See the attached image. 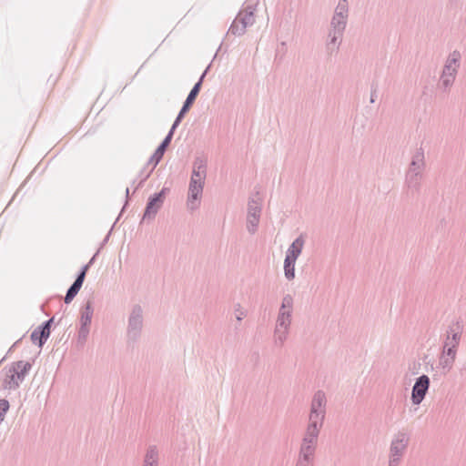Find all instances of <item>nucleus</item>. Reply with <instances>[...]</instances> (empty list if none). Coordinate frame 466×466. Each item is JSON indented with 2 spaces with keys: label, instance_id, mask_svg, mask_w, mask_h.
Returning a JSON list of instances; mask_svg holds the SVG:
<instances>
[{
  "label": "nucleus",
  "instance_id": "a211bd4d",
  "mask_svg": "<svg viewBox=\"0 0 466 466\" xmlns=\"http://www.w3.org/2000/svg\"><path fill=\"white\" fill-rule=\"evenodd\" d=\"M9 408V403L5 400H0V421L4 420L5 414Z\"/></svg>",
  "mask_w": 466,
  "mask_h": 466
},
{
  "label": "nucleus",
  "instance_id": "9b49d317",
  "mask_svg": "<svg viewBox=\"0 0 466 466\" xmlns=\"http://www.w3.org/2000/svg\"><path fill=\"white\" fill-rule=\"evenodd\" d=\"M460 57L459 53H453L451 57L448 59L447 64L444 67L443 74L450 75L452 72V75L455 76L456 69L458 66V59Z\"/></svg>",
  "mask_w": 466,
  "mask_h": 466
},
{
  "label": "nucleus",
  "instance_id": "0eeeda50",
  "mask_svg": "<svg viewBox=\"0 0 466 466\" xmlns=\"http://www.w3.org/2000/svg\"><path fill=\"white\" fill-rule=\"evenodd\" d=\"M200 86H201V81H199L198 83H197L195 85V86L192 88V90L190 91L189 95L187 96V100L181 109V111L179 112V115L177 117L174 125H173V128H175L177 127V125L180 122L182 116H184V114L189 109L190 106L192 105V103L194 102V100L196 99L199 90H200Z\"/></svg>",
  "mask_w": 466,
  "mask_h": 466
},
{
  "label": "nucleus",
  "instance_id": "9d476101",
  "mask_svg": "<svg viewBox=\"0 0 466 466\" xmlns=\"http://www.w3.org/2000/svg\"><path fill=\"white\" fill-rule=\"evenodd\" d=\"M162 204V193H159L156 197L152 198L150 201L148 202L146 211H145V218H151L153 217L157 209L160 208Z\"/></svg>",
  "mask_w": 466,
  "mask_h": 466
},
{
  "label": "nucleus",
  "instance_id": "6e6552de",
  "mask_svg": "<svg viewBox=\"0 0 466 466\" xmlns=\"http://www.w3.org/2000/svg\"><path fill=\"white\" fill-rule=\"evenodd\" d=\"M86 269H87V267H85V268L80 273V275L77 277V279H76L74 284L68 289V291L66 295V298H65L66 303H70L72 301V299L75 298V296L78 293V291L81 289L82 284L84 282Z\"/></svg>",
  "mask_w": 466,
  "mask_h": 466
},
{
  "label": "nucleus",
  "instance_id": "bb28decb",
  "mask_svg": "<svg viewBox=\"0 0 466 466\" xmlns=\"http://www.w3.org/2000/svg\"><path fill=\"white\" fill-rule=\"evenodd\" d=\"M457 329H458V331L461 330V326L459 324H457Z\"/></svg>",
  "mask_w": 466,
  "mask_h": 466
},
{
  "label": "nucleus",
  "instance_id": "423d86ee",
  "mask_svg": "<svg viewBox=\"0 0 466 466\" xmlns=\"http://www.w3.org/2000/svg\"><path fill=\"white\" fill-rule=\"evenodd\" d=\"M429 386L430 379L428 376L422 375L417 380L411 393V400L413 404L418 405L423 400Z\"/></svg>",
  "mask_w": 466,
  "mask_h": 466
},
{
  "label": "nucleus",
  "instance_id": "b1692460",
  "mask_svg": "<svg viewBox=\"0 0 466 466\" xmlns=\"http://www.w3.org/2000/svg\"><path fill=\"white\" fill-rule=\"evenodd\" d=\"M292 304V299L290 297H286L283 299L282 302V309H285L286 307L290 308Z\"/></svg>",
  "mask_w": 466,
  "mask_h": 466
},
{
  "label": "nucleus",
  "instance_id": "f257e3e1",
  "mask_svg": "<svg viewBox=\"0 0 466 466\" xmlns=\"http://www.w3.org/2000/svg\"><path fill=\"white\" fill-rule=\"evenodd\" d=\"M315 417H318L317 415ZM318 419V418H315ZM318 420H314L313 425H309L306 437L303 440L301 446L300 456L298 461V466H309L313 461L315 444L319 433V428L316 427Z\"/></svg>",
  "mask_w": 466,
  "mask_h": 466
},
{
  "label": "nucleus",
  "instance_id": "412c9836",
  "mask_svg": "<svg viewBox=\"0 0 466 466\" xmlns=\"http://www.w3.org/2000/svg\"><path fill=\"white\" fill-rule=\"evenodd\" d=\"M442 82L445 86H448L454 80V75H452V72L450 73V75L442 74L441 76Z\"/></svg>",
  "mask_w": 466,
  "mask_h": 466
},
{
  "label": "nucleus",
  "instance_id": "39448f33",
  "mask_svg": "<svg viewBox=\"0 0 466 466\" xmlns=\"http://www.w3.org/2000/svg\"><path fill=\"white\" fill-rule=\"evenodd\" d=\"M325 401H326V400H325L324 393L318 392L314 396V399L312 400V405H311V413L309 416V425L314 424V420H316L315 416L317 415L318 422H316V427L319 429L321 422H322V419H323V409L322 408L325 404Z\"/></svg>",
  "mask_w": 466,
  "mask_h": 466
},
{
  "label": "nucleus",
  "instance_id": "2eb2a0df",
  "mask_svg": "<svg viewBox=\"0 0 466 466\" xmlns=\"http://www.w3.org/2000/svg\"><path fill=\"white\" fill-rule=\"evenodd\" d=\"M258 207L250 208L248 212V223L253 227L256 228L258 223Z\"/></svg>",
  "mask_w": 466,
  "mask_h": 466
},
{
  "label": "nucleus",
  "instance_id": "cd10ccee",
  "mask_svg": "<svg viewBox=\"0 0 466 466\" xmlns=\"http://www.w3.org/2000/svg\"><path fill=\"white\" fill-rule=\"evenodd\" d=\"M144 466H149V464L144 463Z\"/></svg>",
  "mask_w": 466,
  "mask_h": 466
},
{
  "label": "nucleus",
  "instance_id": "ddd939ff",
  "mask_svg": "<svg viewBox=\"0 0 466 466\" xmlns=\"http://www.w3.org/2000/svg\"><path fill=\"white\" fill-rule=\"evenodd\" d=\"M278 321H279L278 330L286 331L289 325V313L286 314L285 311L281 312Z\"/></svg>",
  "mask_w": 466,
  "mask_h": 466
},
{
  "label": "nucleus",
  "instance_id": "f3484780",
  "mask_svg": "<svg viewBox=\"0 0 466 466\" xmlns=\"http://www.w3.org/2000/svg\"><path fill=\"white\" fill-rule=\"evenodd\" d=\"M293 262L286 261L284 263L285 275L289 279H292L295 277Z\"/></svg>",
  "mask_w": 466,
  "mask_h": 466
},
{
  "label": "nucleus",
  "instance_id": "7ed1b4c3",
  "mask_svg": "<svg viewBox=\"0 0 466 466\" xmlns=\"http://www.w3.org/2000/svg\"><path fill=\"white\" fill-rule=\"evenodd\" d=\"M206 169L202 164L196 166L193 170L189 185L188 203L194 207V202L198 200L203 190Z\"/></svg>",
  "mask_w": 466,
  "mask_h": 466
},
{
  "label": "nucleus",
  "instance_id": "f03ea898",
  "mask_svg": "<svg viewBox=\"0 0 466 466\" xmlns=\"http://www.w3.org/2000/svg\"><path fill=\"white\" fill-rule=\"evenodd\" d=\"M31 364L20 360L14 362L5 371L3 386L5 389H15L23 381L25 374L30 370Z\"/></svg>",
  "mask_w": 466,
  "mask_h": 466
},
{
  "label": "nucleus",
  "instance_id": "aec40b11",
  "mask_svg": "<svg viewBox=\"0 0 466 466\" xmlns=\"http://www.w3.org/2000/svg\"><path fill=\"white\" fill-rule=\"evenodd\" d=\"M165 148H162V147H158V148L156 150L153 158L156 160V163H157L163 157Z\"/></svg>",
  "mask_w": 466,
  "mask_h": 466
},
{
  "label": "nucleus",
  "instance_id": "20e7f679",
  "mask_svg": "<svg viewBox=\"0 0 466 466\" xmlns=\"http://www.w3.org/2000/svg\"><path fill=\"white\" fill-rule=\"evenodd\" d=\"M409 438L406 433L399 432L393 439L390 446V466H396L408 444Z\"/></svg>",
  "mask_w": 466,
  "mask_h": 466
},
{
  "label": "nucleus",
  "instance_id": "393cba45",
  "mask_svg": "<svg viewBox=\"0 0 466 466\" xmlns=\"http://www.w3.org/2000/svg\"><path fill=\"white\" fill-rule=\"evenodd\" d=\"M345 7H346V2L345 1H343L342 3L339 4V8H340L341 10H343Z\"/></svg>",
  "mask_w": 466,
  "mask_h": 466
},
{
  "label": "nucleus",
  "instance_id": "5701e85b",
  "mask_svg": "<svg viewBox=\"0 0 466 466\" xmlns=\"http://www.w3.org/2000/svg\"><path fill=\"white\" fill-rule=\"evenodd\" d=\"M338 21L339 25H344V15H342V11L337 14V15L333 18V23Z\"/></svg>",
  "mask_w": 466,
  "mask_h": 466
},
{
  "label": "nucleus",
  "instance_id": "a878e982",
  "mask_svg": "<svg viewBox=\"0 0 466 466\" xmlns=\"http://www.w3.org/2000/svg\"><path fill=\"white\" fill-rule=\"evenodd\" d=\"M453 339L457 340V333L453 334Z\"/></svg>",
  "mask_w": 466,
  "mask_h": 466
},
{
  "label": "nucleus",
  "instance_id": "dca6fc26",
  "mask_svg": "<svg viewBox=\"0 0 466 466\" xmlns=\"http://www.w3.org/2000/svg\"><path fill=\"white\" fill-rule=\"evenodd\" d=\"M39 329V339L45 341L50 335V320L47 321L44 326L38 328Z\"/></svg>",
  "mask_w": 466,
  "mask_h": 466
},
{
  "label": "nucleus",
  "instance_id": "4be33fe9",
  "mask_svg": "<svg viewBox=\"0 0 466 466\" xmlns=\"http://www.w3.org/2000/svg\"><path fill=\"white\" fill-rule=\"evenodd\" d=\"M172 129H174L172 127ZM172 136H173V130H171L169 132V134L167 135V137L164 139V141L162 142V144L160 145V147H162V148H167V147L169 145L170 141H171V138H172Z\"/></svg>",
  "mask_w": 466,
  "mask_h": 466
},
{
  "label": "nucleus",
  "instance_id": "1a4fd4ad",
  "mask_svg": "<svg viewBox=\"0 0 466 466\" xmlns=\"http://www.w3.org/2000/svg\"><path fill=\"white\" fill-rule=\"evenodd\" d=\"M304 245V240L302 238H298L289 247L287 251V256L285 260L295 263L296 259L301 253L302 248Z\"/></svg>",
  "mask_w": 466,
  "mask_h": 466
},
{
  "label": "nucleus",
  "instance_id": "4468645a",
  "mask_svg": "<svg viewBox=\"0 0 466 466\" xmlns=\"http://www.w3.org/2000/svg\"><path fill=\"white\" fill-rule=\"evenodd\" d=\"M157 461V451L155 448H151L147 451L145 463L149 464V466H156Z\"/></svg>",
  "mask_w": 466,
  "mask_h": 466
},
{
  "label": "nucleus",
  "instance_id": "f8f14e48",
  "mask_svg": "<svg viewBox=\"0 0 466 466\" xmlns=\"http://www.w3.org/2000/svg\"><path fill=\"white\" fill-rule=\"evenodd\" d=\"M92 315H93V310L90 307V304L87 303V305L83 309L82 314H81V323H82L83 327H87L90 324Z\"/></svg>",
  "mask_w": 466,
  "mask_h": 466
},
{
  "label": "nucleus",
  "instance_id": "6ab92c4d",
  "mask_svg": "<svg viewBox=\"0 0 466 466\" xmlns=\"http://www.w3.org/2000/svg\"><path fill=\"white\" fill-rule=\"evenodd\" d=\"M31 339L34 344L41 347L44 344L43 339H39V329H35L31 334Z\"/></svg>",
  "mask_w": 466,
  "mask_h": 466
}]
</instances>
